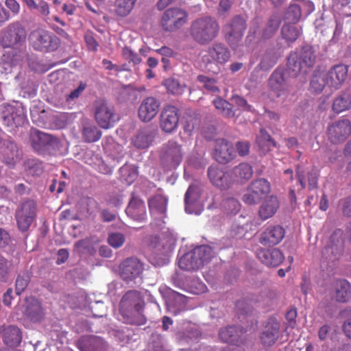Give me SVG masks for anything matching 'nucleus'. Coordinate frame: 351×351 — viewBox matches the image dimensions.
<instances>
[{"label":"nucleus","mask_w":351,"mask_h":351,"mask_svg":"<svg viewBox=\"0 0 351 351\" xmlns=\"http://www.w3.org/2000/svg\"><path fill=\"white\" fill-rule=\"evenodd\" d=\"M82 135L85 142L94 143L100 139L101 132L95 125L86 124L82 128Z\"/></svg>","instance_id":"nucleus-42"},{"label":"nucleus","mask_w":351,"mask_h":351,"mask_svg":"<svg viewBox=\"0 0 351 351\" xmlns=\"http://www.w3.org/2000/svg\"><path fill=\"white\" fill-rule=\"evenodd\" d=\"M213 104L224 117L228 118H232L234 117L235 112L233 110V106L232 104L228 101L222 99L221 97H217L213 100Z\"/></svg>","instance_id":"nucleus-46"},{"label":"nucleus","mask_w":351,"mask_h":351,"mask_svg":"<svg viewBox=\"0 0 351 351\" xmlns=\"http://www.w3.org/2000/svg\"><path fill=\"white\" fill-rule=\"evenodd\" d=\"M301 31V28L296 23H285L281 29V34L287 42L292 43L297 40Z\"/></svg>","instance_id":"nucleus-41"},{"label":"nucleus","mask_w":351,"mask_h":351,"mask_svg":"<svg viewBox=\"0 0 351 351\" xmlns=\"http://www.w3.org/2000/svg\"><path fill=\"white\" fill-rule=\"evenodd\" d=\"M348 67L343 64L334 65L325 75L328 86L337 90L340 88L346 81Z\"/></svg>","instance_id":"nucleus-21"},{"label":"nucleus","mask_w":351,"mask_h":351,"mask_svg":"<svg viewBox=\"0 0 351 351\" xmlns=\"http://www.w3.org/2000/svg\"><path fill=\"white\" fill-rule=\"evenodd\" d=\"M160 102L154 97H147L141 101L138 115L141 121L147 123L152 121L158 113Z\"/></svg>","instance_id":"nucleus-18"},{"label":"nucleus","mask_w":351,"mask_h":351,"mask_svg":"<svg viewBox=\"0 0 351 351\" xmlns=\"http://www.w3.org/2000/svg\"><path fill=\"white\" fill-rule=\"evenodd\" d=\"M257 258L268 267H278L283 261L285 257L282 252L276 248L266 250L259 248L256 252Z\"/></svg>","instance_id":"nucleus-27"},{"label":"nucleus","mask_w":351,"mask_h":351,"mask_svg":"<svg viewBox=\"0 0 351 351\" xmlns=\"http://www.w3.org/2000/svg\"><path fill=\"white\" fill-rule=\"evenodd\" d=\"M183 156L182 145L174 141H169L163 145L160 158L165 165L169 168H176L180 164Z\"/></svg>","instance_id":"nucleus-7"},{"label":"nucleus","mask_w":351,"mask_h":351,"mask_svg":"<svg viewBox=\"0 0 351 351\" xmlns=\"http://www.w3.org/2000/svg\"><path fill=\"white\" fill-rule=\"evenodd\" d=\"M307 68L304 66L296 52H291L287 58V72L291 77H296L300 73L307 72Z\"/></svg>","instance_id":"nucleus-36"},{"label":"nucleus","mask_w":351,"mask_h":351,"mask_svg":"<svg viewBox=\"0 0 351 351\" xmlns=\"http://www.w3.org/2000/svg\"><path fill=\"white\" fill-rule=\"evenodd\" d=\"M16 65V58L10 57V54H3L1 59L0 66L4 70L5 73H10L13 66Z\"/></svg>","instance_id":"nucleus-58"},{"label":"nucleus","mask_w":351,"mask_h":351,"mask_svg":"<svg viewBox=\"0 0 351 351\" xmlns=\"http://www.w3.org/2000/svg\"><path fill=\"white\" fill-rule=\"evenodd\" d=\"M270 184L266 179H256L248 186L242 199L247 204H256L270 192Z\"/></svg>","instance_id":"nucleus-5"},{"label":"nucleus","mask_w":351,"mask_h":351,"mask_svg":"<svg viewBox=\"0 0 351 351\" xmlns=\"http://www.w3.org/2000/svg\"><path fill=\"white\" fill-rule=\"evenodd\" d=\"M241 331L235 326H227L219 330V336L220 339L226 343H234L238 341Z\"/></svg>","instance_id":"nucleus-40"},{"label":"nucleus","mask_w":351,"mask_h":351,"mask_svg":"<svg viewBox=\"0 0 351 351\" xmlns=\"http://www.w3.org/2000/svg\"><path fill=\"white\" fill-rule=\"evenodd\" d=\"M128 216L135 221H143L147 218L145 202L140 199L132 197L125 210Z\"/></svg>","instance_id":"nucleus-29"},{"label":"nucleus","mask_w":351,"mask_h":351,"mask_svg":"<svg viewBox=\"0 0 351 351\" xmlns=\"http://www.w3.org/2000/svg\"><path fill=\"white\" fill-rule=\"evenodd\" d=\"M256 142L259 147L265 151L270 150L271 147H276V141L265 129H261L260 134L256 138Z\"/></svg>","instance_id":"nucleus-49"},{"label":"nucleus","mask_w":351,"mask_h":351,"mask_svg":"<svg viewBox=\"0 0 351 351\" xmlns=\"http://www.w3.org/2000/svg\"><path fill=\"white\" fill-rule=\"evenodd\" d=\"M14 106L4 104L1 106V117L3 119L4 124L9 126L12 125L13 117L12 113H14Z\"/></svg>","instance_id":"nucleus-54"},{"label":"nucleus","mask_w":351,"mask_h":351,"mask_svg":"<svg viewBox=\"0 0 351 351\" xmlns=\"http://www.w3.org/2000/svg\"><path fill=\"white\" fill-rule=\"evenodd\" d=\"M95 119L97 124L103 129H109L119 120L114 106L104 100H97L94 104Z\"/></svg>","instance_id":"nucleus-4"},{"label":"nucleus","mask_w":351,"mask_h":351,"mask_svg":"<svg viewBox=\"0 0 351 351\" xmlns=\"http://www.w3.org/2000/svg\"><path fill=\"white\" fill-rule=\"evenodd\" d=\"M149 247L152 250L153 258L158 259V263H163L167 260L170 247L167 244L166 239H160L158 236H151Z\"/></svg>","instance_id":"nucleus-26"},{"label":"nucleus","mask_w":351,"mask_h":351,"mask_svg":"<svg viewBox=\"0 0 351 351\" xmlns=\"http://www.w3.org/2000/svg\"><path fill=\"white\" fill-rule=\"evenodd\" d=\"M245 29V23H226L223 25L222 32L233 50L240 45Z\"/></svg>","instance_id":"nucleus-17"},{"label":"nucleus","mask_w":351,"mask_h":351,"mask_svg":"<svg viewBox=\"0 0 351 351\" xmlns=\"http://www.w3.org/2000/svg\"><path fill=\"white\" fill-rule=\"evenodd\" d=\"M30 45L37 51L49 52L56 50L60 39L52 33L43 29L32 32L29 36Z\"/></svg>","instance_id":"nucleus-2"},{"label":"nucleus","mask_w":351,"mask_h":351,"mask_svg":"<svg viewBox=\"0 0 351 351\" xmlns=\"http://www.w3.org/2000/svg\"><path fill=\"white\" fill-rule=\"evenodd\" d=\"M154 136L148 129L138 131L132 138V145L137 149H144L148 148L154 141Z\"/></svg>","instance_id":"nucleus-35"},{"label":"nucleus","mask_w":351,"mask_h":351,"mask_svg":"<svg viewBox=\"0 0 351 351\" xmlns=\"http://www.w3.org/2000/svg\"><path fill=\"white\" fill-rule=\"evenodd\" d=\"M118 271L120 278L126 284H135L136 279L142 278L144 265L137 258H127L119 264Z\"/></svg>","instance_id":"nucleus-3"},{"label":"nucleus","mask_w":351,"mask_h":351,"mask_svg":"<svg viewBox=\"0 0 351 351\" xmlns=\"http://www.w3.org/2000/svg\"><path fill=\"white\" fill-rule=\"evenodd\" d=\"M36 216V204L33 200L23 202L16 212V220L19 229L21 232L29 230Z\"/></svg>","instance_id":"nucleus-9"},{"label":"nucleus","mask_w":351,"mask_h":351,"mask_svg":"<svg viewBox=\"0 0 351 351\" xmlns=\"http://www.w3.org/2000/svg\"><path fill=\"white\" fill-rule=\"evenodd\" d=\"M180 119L179 110L174 106L167 105L164 107L160 115V128L166 133L175 131Z\"/></svg>","instance_id":"nucleus-14"},{"label":"nucleus","mask_w":351,"mask_h":351,"mask_svg":"<svg viewBox=\"0 0 351 351\" xmlns=\"http://www.w3.org/2000/svg\"><path fill=\"white\" fill-rule=\"evenodd\" d=\"M278 208V198L274 195H270L260 206L258 216L262 220H266L274 215Z\"/></svg>","instance_id":"nucleus-34"},{"label":"nucleus","mask_w":351,"mask_h":351,"mask_svg":"<svg viewBox=\"0 0 351 351\" xmlns=\"http://www.w3.org/2000/svg\"><path fill=\"white\" fill-rule=\"evenodd\" d=\"M26 31L19 23L10 25L4 31L0 38V44L3 47H14L23 42L26 38Z\"/></svg>","instance_id":"nucleus-13"},{"label":"nucleus","mask_w":351,"mask_h":351,"mask_svg":"<svg viewBox=\"0 0 351 351\" xmlns=\"http://www.w3.org/2000/svg\"><path fill=\"white\" fill-rule=\"evenodd\" d=\"M136 0H115L114 12L117 16L124 17L132 10Z\"/></svg>","instance_id":"nucleus-45"},{"label":"nucleus","mask_w":351,"mask_h":351,"mask_svg":"<svg viewBox=\"0 0 351 351\" xmlns=\"http://www.w3.org/2000/svg\"><path fill=\"white\" fill-rule=\"evenodd\" d=\"M168 198L158 193L148 199V206L151 215L156 217L164 218L166 216Z\"/></svg>","instance_id":"nucleus-28"},{"label":"nucleus","mask_w":351,"mask_h":351,"mask_svg":"<svg viewBox=\"0 0 351 351\" xmlns=\"http://www.w3.org/2000/svg\"><path fill=\"white\" fill-rule=\"evenodd\" d=\"M121 178L128 184H132L138 178V171L135 165L125 164L119 169Z\"/></svg>","instance_id":"nucleus-43"},{"label":"nucleus","mask_w":351,"mask_h":351,"mask_svg":"<svg viewBox=\"0 0 351 351\" xmlns=\"http://www.w3.org/2000/svg\"><path fill=\"white\" fill-rule=\"evenodd\" d=\"M13 111L14 113H12V117H13L12 124L18 126L23 123L25 121V113L21 105L16 103V106H14V110Z\"/></svg>","instance_id":"nucleus-59"},{"label":"nucleus","mask_w":351,"mask_h":351,"mask_svg":"<svg viewBox=\"0 0 351 351\" xmlns=\"http://www.w3.org/2000/svg\"><path fill=\"white\" fill-rule=\"evenodd\" d=\"M163 85L166 87L167 91L172 95H180L186 89L184 84H180L178 80L174 78H169L164 81Z\"/></svg>","instance_id":"nucleus-52"},{"label":"nucleus","mask_w":351,"mask_h":351,"mask_svg":"<svg viewBox=\"0 0 351 351\" xmlns=\"http://www.w3.org/2000/svg\"><path fill=\"white\" fill-rule=\"evenodd\" d=\"M122 56L129 63L134 65L140 64L142 60L141 57L128 47L123 48Z\"/></svg>","instance_id":"nucleus-56"},{"label":"nucleus","mask_w":351,"mask_h":351,"mask_svg":"<svg viewBox=\"0 0 351 351\" xmlns=\"http://www.w3.org/2000/svg\"><path fill=\"white\" fill-rule=\"evenodd\" d=\"M232 173L237 178L241 180H249L252 176L253 169L251 165L247 163L243 162L233 169Z\"/></svg>","instance_id":"nucleus-50"},{"label":"nucleus","mask_w":351,"mask_h":351,"mask_svg":"<svg viewBox=\"0 0 351 351\" xmlns=\"http://www.w3.org/2000/svg\"><path fill=\"white\" fill-rule=\"evenodd\" d=\"M351 297L350 284L343 279L337 280L335 283V298L338 302H346Z\"/></svg>","instance_id":"nucleus-37"},{"label":"nucleus","mask_w":351,"mask_h":351,"mask_svg":"<svg viewBox=\"0 0 351 351\" xmlns=\"http://www.w3.org/2000/svg\"><path fill=\"white\" fill-rule=\"evenodd\" d=\"M314 10V4L309 0H294L289 5L285 19L296 22L304 21Z\"/></svg>","instance_id":"nucleus-8"},{"label":"nucleus","mask_w":351,"mask_h":351,"mask_svg":"<svg viewBox=\"0 0 351 351\" xmlns=\"http://www.w3.org/2000/svg\"><path fill=\"white\" fill-rule=\"evenodd\" d=\"M298 315L297 309L295 307L291 308L287 311L285 318L289 326L293 328L296 325V317Z\"/></svg>","instance_id":"nucleus-64"},{"label":"nucleus","mask_w":351,"mask_h":351,"mask_svg":"<svg viewBox=\"0 0 351 351\" xmlns=\"http://www.w3.org/2000/svg\"><path fill=\"white\" fill-rule=\"evenodd\" d=\"M351 134V121L346 118H341L330 123L327 128L328 141L332 144L343 143Z\"/></svg>","instance_id":"nucleus-6"},{"label":"nucleus","mask_w":351,"mask_h":351,"mask_svg":"<svg viewBox=\"0 0 351 351\" xmlns=\"http://www.w3.org/2000/svg\"><path fill=\"white\" fill-rule=\"evenodd\" d=\"M351 108V93L350 90L342 92L333 101L332 109L335 113H341Z\"/></svg>","instance_id":"nucleus-38"},{"label":"nucleus","mask_w":351,"mask_h":351,"mask_svg":"<svg viewBox=\"0 0 351 351\" xmlns=\"http://www.w3.org/2000/svg\"><path fill=\"white\" fill-rule=\"evenodd\" d=\"M0 335L3 343L10 347L17 346L22 340V332L15 326H8L0 328Z\"/></svg>","instance_id":"nucleus-30"},{"label":"nucleus","mask_w":351,"mask_h":351,"mask_svg":"<svg viewBox=\"0 0 351 351\" xmlns=\"http://www.w3.org/2000/svg\"><path fill=\"white\" fill-rule=\"evenodd\" d=\"M207 56L202 58L205 63L215 62L217 64H224L230 58V51L223 43H215L207 49Z\"/></svg>","instance_id":"nucleus-16"},{"label":"nucleus","mask_w":351,"mask_h":351,"mask_svg":"<svg viewBox=\"0 0 351 351\" xmlns=\"http://www.w3.org/2000/svg\"><path fill=\"white\" fill-rule=\"evenodd\" d=\"M23 314L26 319L34 324L41 323L45 318V312L40 302L34 297L25 299Z\"/></svg>","instance_id":"nucleus-12"},{"label":"nucleus","mask_w":351,"mask_h":351,"mask_svg":"<svg viewBox=\"0 0 351 351\" xmlns=\"http://www.w3.org/2000/svg\"><path fill=\"white\" fill-rule=\"evenodd\" d=\"M276 294L267 288L252 295L250 298H243L236 302L235 308L238 313L241 315L250 312L254 306H269L275 298Z\"/></svg>","instance_id":"nucleus-1"},{"label":"nucleus","mask_w":351,"mask_h":351,"mask_svg":"<svg viewBox=\"0 0 351 351\" xmlns=\"http://www.w3.org/2000/svg\"><path fill=\"white\" fill-rule=\"evenodd\" d=\"M125 240V236L120 232L110 233L108 238L109 245L114 248H119L122 246Z\"/></svg>","instance_id":"nucleus-57"},{"label":"nucleus","mask_w":351,"mask_h":351,"mask_svg":"<svg viewBox=\"0 0 351 351\" xmlns=\"http://www.w3.org/2000/svg\"><path fill=\"white\" fill-rule=\"evenodd\" d=\"M305 67L309 69L312 67L315 62V54L313 48L311 46L306 45L302 47L300 55L298 56Z\"/></svg>","instance_id":"nucleus-48"},{"label":"nucleus","mask_w":351,"mask_h":351,"mask_svg":"<svg viewBox=\"0 0 351 351\" xmlns=\"http://www.w3.org/2000/svg\"><path fill=\"white\" fill-rule=\"evenodd\" d=\"M343 250V232L335 231L330 238V243L322 250V256L326 260L335 261L342 255Z\"/></svg>","instance_id":"nucleus-15"},{"label":"nucleus","mask_w":351,"mask_h":351,"mask_svg":"<svg viewBox=\"0 0 351 351\" xmlns=\"http://www.w3.org/2000/svg\"><path fill=\"white\" fill-rule=\"evenodd\" d=\"M187 19L186 12L180 8H171L167 10L162 17L163 22H182Z\"/></svg>","instance_id":"nucleus-44"},{"label":"nucleus","mask_w":351,"mask_h":351,"mask_svg":"<svg viewBox=\"0 0 351 351\" xmlns=\"http://www.w3.org/2000/svg\"><path fill=\"white\" fill-rule=\"evenodd\" d=\"M134 308H145L143 298L140 291L130 290L122 297L119 303V313L128 311Z\"/></svg>","instance_id":"nucleus-25"},{"label":"nucleus","mask_w":351,"mask_h":351,"mask_svg":"<svg viewBox=\"0 0 351 351\" xmlns=\"http://www.w3.org/2000/svg\"><path fill=\"white\" fill-rule=\"evenodd\" d=\"M29 141L32 148L39 153L58 147L59 145L57 137L36 129L31 130Z\"/></svg>","instance_id":"nucleus-11"},{"label":"nucleus","mask_w":351,"mask_h":351,"mask_svg":"<svg viewBox=\"0 0 351 351\" xmlns=\"http://www.w3.org/2000/svg\"><path fill=\"white\" fill-rule=\"evenodd\" d=\"M197 81L203 84L204 87L208 91L219 93V88L216 85V80L204 75L197 76Z\"/></svg>","instance_id":"nucleus-55"},{"label":"nucleus","mask_w":351,"mask_h":351,"mask_svg":"<svg viewBox=\"0 0 351 351\" xmlns=\"http://www.w3.org/2000/svg\"><path fill=\"white\" fill-rule=\"evenodd\" d=\"M197 261L201 262V267L208 263L213 256L212 248L208 245H200L192 250Z\"/></svg>","instance_id":"nucleus-47"},{"label":"nucleus","mask_w":351,"mask_h":351,"mask_svg":"<svg viewBox=\"0 0 351 351\" xmlns=\"http://www.w3.org/2000/svg\"><path fill=\"white\" fill-rule=\"evenodd\" d=\"M231 100L234 102L239 108L241 110L247 112H253L254 108L251 105H250L247 100L244 99L243 97H241L238 95H233L231 97Z\"/></svg>","instance_id":"nucleus-60"},{"label":"nucleus","mask_w":351,"mask_h":351,"mask_svg":"<svg viewBox=\"0 0 351 351\" xmlns=\"http://www.w3.org/2000/svg\"><path fill=\"white\" fill-rule=\"evenodd\" d=\"M280 325L278 322L273 321L268 323L261 335V341L264 346L274 345L279 336Z\"/></svg>","instance_id":"nucleus-33"},{"label":"nucleus","mask_w":351,"mask_h":351,"mask_svg":"<svg viewBox=\"0 0 351 351\" xmlns=\"http://www.w3.org/2000/svg\"><path fill=\"white\" fill-rule=\"evenodd\" d=\"M235 156L233 145L224 138L217 139L213 153L214 158L219 163L226 164Z\"/></svg>","instance_id":"nucleus-22"},{"label":"nucleus","mask_w":351,"mask_h":351,"mask_svg":"<svg viewBox=\"0 0 351 351\" xmlns=\"http://www.w3.org/2000/svg\"><path fill=\"white\" fill-rule=\"evenodd\" d=\"M208 176L212 184L221 190L229 189L232 184L231 176L217 165L208 169Z\"/></svg>","instance_id":"nucleus-24"},{"label":"nucleus","mask_w":351,"mask_h":351,"mask_svg":"<svg viewBox=\"0 0 351 351\" xmlns=\"http://www.w3.org/2000/svg\"><path fill=\"white\" fill-rule=\"evenodd\" d=\"M269 86L276 97H287L289 92V84L285 80L282 70H276L269 79Z\"/></svg>","instance_id":"nucleus-23"},{"label":"nucleus","mask_w":351,"mask_h":351,"mask_svg":"<svg viewBox=\"0 0 351 351\" xmlns=\"http://www.w3.org/2000/svg\"><path fill=\"white\" fill-rule=\"evenodd\" d=\"M285 229L278 225L267 226L261 234L259 243L267 247L279 244L285 237Z\"/></svg>","instance_id":"nucleus-19"},{"label":"nucleus","mask_w":351,"mask_h":351,"mask_svg":"<svg viewBox=\"0 0 351 351\" xmlns=\"http://www.w3.org/2000/svg\"><path fill=\"white\" fill-rule=\"evenodd\" d=\"M0 160L9 167H14L19 160L20 154L16 144L10 140L0 138Z\"/></svg>","instance_id":"nucleus-20"},{"label":"nucleus","mask_w":351,"mask_h":351,"mask_svg":"<svg viewBox=\"0 0 351 351\" xmlns=\"http://www.w3.org/2000/svg\"><path fill=\"white\" fill-rule=\"evenodd\" d=\"M91 348L90 351H106V345L104 340L99 337L90 340Z\"/></svg>","instance_id":"nucleus-63"},{"label":"nucleus","mask_w":351,"mask_h":351,"mask_svg":"<svg viewBox=\"0 0 351 351\" xmlns=\"http://www.w3.org/2000/svg\"><path fill=\"white\" fill-rule=\"evenodd\" d=\"M218 23H192L191 34L199 44H206L213 40L218 34Z\"/></svg>","instance_id":"nucleus-10"},{"label":"nucleus","mask_w":351,"mask_h":351,"mask_svg":"<svg viewBox=\"0 0 351 351\" xmlns=\"http://www.w3.org/2000/svg\"><path fill=\"white\" fill-rule=\"evenodd\" d=\"M144 308L130 309L128 311L120 313L123 322L126 324L142 326L146 324L147 318L143 314Z\"/></svg>","instance_id":"nucleus-32"},{"label":"nucleus","mask_w":351,"mask_h":351,"mask_svg":"<svg viewBox=\"0 0 351 351\" xmlns=\"http://www.w3.org/2000/svg\"><path fill=\"white\" fill-rule=\"evenodd\" d=\"M29 276L19 275L16 280L15 287L16 293L17 295H20L27 288L29 284Z\"/></svg>","instance_id":"nucleus-61"},{"label":"nucleus","mask_w":351,"mask_h":351,"mask_svg":"<svg viewBox=\"0 0 351 351\" xmlns=\"http://www.w3.org/2000/svg\"><path fill=\"white\" fill-rule=\"evenodd\" d=\"M326 84V77L320 71L314 72L310 83L311 89L315 93H321Z\"/></svg>","instance_id":"nucleus-51"},{"label":"nucleus","mask_w":351,"mask_h":351,"mask_svg":"<svg viewBox=\"0 0 351 351\" xmlns=\"http://www.w3.org/2000/svg\"><path fill=\"white\" fill-rule=\"evenodd\" d=\"M179 267L184 271H195L201 268V262L195 258L193 251L184 254L178 261Z\"/></svg>","instance_id":"nucleus-39"},{"label":"nucleus","mask_w":351,"mask_h":351,"mask_svg":"<svg viewBox=\"0 0 351 351\" xmlns=\"http://www.w3.org/2000/svg\"><path fill=\"white\" fill-rule=\"evenodd\" d=\"M9 274V262L0 254V282L6 280Z\"/></svg>","instance_id":"nucleus-62"},{"label":"nucleus","mask_w":351,"mask_h":351,"mask_svg":"<svg viewBox=\"0 0 351 351\" xmlns=\"http://www.w3.org/2000/svg\"><path fill=\"white\" fill-rule=\"evenodd\" d=\"M222 207L227 215H236L241 208V204L234 198H228L223 200Z\"/></svg>","instance_id":"nucleus-53"},{"label":"nucleus","mask_w":351,"mask_h":351,"mask_svg":"<svg viewBox=\"0 0 351 351\" xmlns=\"http://www.w3.org/2000/svg\"><path fill=\"white\" fill-rule=\"evenodd\" d=\"M202 193V189L198 184H191L184 195L185 210L190 214H198L193 210V207L199 199Z\"/></svg>","instance_id":"nucleus-31"}]
</instances>
